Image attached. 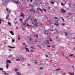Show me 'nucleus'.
Wrapping results in <instances>:
<instances>
[{
    "label": "nucleus",
    "instance_id": "1",
    "mask_svg": "<svg viewBox=\"0 0 75 75\" xmlns=\"http://www.w3.org/2000/svg\"><path fill=\"white\" fill-rule=\"evenodd\" d=\"M61 12L62 13H66V11L64 10L63 9H61Z\"/></svg>",
    "mask_w": 75,
    "mask_h": 75
},
{
    "label": "nucleus",
    "instance_id": "2",
    "mask_svg": "<svg viewBox=\"0 0 75 75\" xmlns=\"http://www.w3.org/2000/svg\"><path fill=\"white\" fill-rule=\"evenodd\" d=\"M20 16L21 17H24V13L22 12L20 13Z\"/></svg>",
    "mask_w": 75,
    "mask_h": 75
},
{
    "label": "nucleus",
    "instance_id": "3",
    "mask_svg": "<svg viewBox=\"0 0 75 75\" xmlns=\"http://www.w3.org/2000/svg\"><path fill=\"white\" fill-rule=\"evenodd\" d=\"M18 1H16V0H14L13 1V2H14V3H16V4H19V3H18Z\"/></svg>",
    "mask_w": 75,
    "mask_h": 75
},
{
    "label": "nucleus",
    "instance_id": "4",
    "mask_svg": "<svg viewBox=\"0 0 75 75\" xmlns=\"http://www.w3.org/2000/svg\"><path fill=\"white\" fill-rule=\"evenodd\" d=\"M29 11H30L32 12L33 13H35L36 12L35 9H30Z\"/></svg>",
    "mask_w": 75,
    "mask_h": 75
},
{
    "label": "nucleus",
    "instance_id": "5",
    "mask_svg": "<svg viewBox=\"0 0 75 75\" xmlns=\"http://www.w3.org/2000/svg\"><path fill=\"white\" fill-rule=\"evenodd\" d=\"M37 9L38 10H40V11H41L42 12H43V10L40 8H37Z\"/></svg>",
    "mask_w": 75,
    "mask_h": 75
},
{
    "label": "nucleus",
    "instance_id": "6",
    "mask_svg": "<svg viewBox=\"0 0 75 75\" xmlns=\"http://www.w3.org/2000/svg\"><path fill=\"white\" fill-rule=\"evenodd\" d=\"M31 18H32V19H33V21L35 22H37V20L34 18L33 17H31Z\"/></svg>",
    "mask_w": 75,
    "mask_h": 75
},
{
    "label": "nucleus",
    "instance_id": "7",
    "mask_svg": "<svg viewBox=\"0 0 75 75\" xmlns=\"http://www.w3.org/2000/svg\"><path fill=\"white\" fill-rule=\"evenodd\" d=\"M6 62L7 63H8V64H10V63H12V62H11V61L9 60H7Z\"/></svg>",
    "mask_w": 75,
    "mask_h": 75
},
{
    "label": "nucleus",
    "instance_id": "8",
    "mask_svg": "<svg viewBox=\"0 0 75 75\" xmlns=\"http://www.w3.org/2000/svg\"><path fill=\"white\" fill-rule=\"evenodd\" d=\"M25 48L26 49V51H27V52H30V50H29V49H28V48L26 47H25Z\"/></svg>",
    "mask_w": 75,
    "mask_h": 75
},
{
    "label": "nucleus",
    "instance_id": "9",
    "mask_svg": "<svg viewBox=\"0 0 75 75\" xmlns=\"http://www.w3.org/2000/svg\"><path fill=\"white\" fill-rule=\"evenodd\" d=\"M44 33L46 34V35H48V31L45 30Z\"/></svg>",
    "mask_w": 75,
    "mask_h": 75
},
{
    "label": "nucleus",
    "instance_id": "10",
    "mask_svg": "<svg viewBox=\"0 0 75 75\" xmlns=\"http://www.w3.org/2000/svg\"><path fill=\"white\" fill-rule=\"evenodd\" d=\"M32 24H33V25H35V26H37V23H35L34 22H33Z\"/></svg>",
    "mask_w": 75,
    "mask_h": 75
},
{
    "label": "nucleus",
    "instance_id": "11",
    "mask_svg": "<svg viewBox=\"0 0 75 75\" xmlns=\"http://www.w3.org/2000/svg\"><path fill=\"white\" fill-rule=\"evenodd\" d=\"M10 33H11V34H12V35H14V33H13V31H10Z\"/></svg>",
    "mask_w": 75,
    "mask_h": 75
},
{
    "label": "nucleus",
    "instance_id": "12",
    "mask_svg": "<svg viewBox=\"0 0 75 75\" xmlns=\"http://www.w3.org/2000/svg\"><path fill=\"white\" fill-rule=\"evenodd\" d=\"M8 47L9 48H15V47H12L11 46H8Z\"/></svg>",
    "mask_w": 75,
    "mask_h": 75
},
{
    "label": "nucleus",
    "instance_id": "13",
    "mask_svg": "<svg viewBox=\"0 0 75 75\" xmlns=\"http://www.w3.org/2000/svg\"><path fill=\"white\" fill-rule=\"evenodd\" d=\"M29 41H31V40H33V38H31L29 37Z\"/></svg>",
    "mask_w": 75,
    "mask_h": 75
},
{
    "label": "nucleus",
    "instance_id": "14",
    "mask_svg": "<svg viewBox=\"0 0 75 75\" xmlns=\"http://www.w3.org/2000/svg\"><path fill=\"white\" fill-rule=\"evenodd\" d=\"M54 30H55L57 32H58V33H60V32H59L58 31V29L55 28L54 29Z\"/></svg>",
    "mask_w": 75,
    "mask_h": 75
},
{
    "label": "nucleus",
    "instance_id": "15",
    "mask_svg": "<svg viewBox=\"0 0 75 75\" xmlns=\"http://www.w3.org/2000/svg\"><path fill=\"white\" fill-rule=\"evenodd\" d=\"M46 42H47L48 44H50V42H49V41L48 40H46Z\"/></svg>",
    "mask_w": 75,
    "mask_h": 75
},
{
    "label": "nucleus",
    "instance_id": "16",
    "mask_svg": "<svg viewBox=\"0 0 75 75\" xmlns=\"http://www.w3.org/2000/svg\"><path fill=\"white\" fill-rule=\"evenodd\" d=\"M8 23L9 25H10V26H11V23H10V22H8Z\"/></svg>",
    "mask_w": 75,
    "mask_h": 75
},
{
    "label": "nucleus",
    "instance_id": "17",
    "mask_svg": "<svg viewBox=\"0 0 75 75\" xmlns=\"http://www.w3.org/2000/svg\"><path fill=\"white\" fill-rule=\"evenodd\" d=\"M59 70H60V68H59V69H56V70H55L54 71H55V72H56V71H59Z\"/></svg>",
    "mask_w": 75,
    "mask_h": 75
},
{
    "label": "nucleus",
    "instance_id": "18",
    "mask_svg": "<svg viewBox=\"0 0 75 75\" xmlns=\"http://www.w3.org/2000/svg\"><path fill=\"white\" fill-rule=\"evenodd\" d=\"M16 60L17 61H20V59H16Z\"/></svg>",
    "mask_w": 75,
    "mask_h": 75
},
{
    "label": "nucleus",
    "instance_id": "19",
    "mask_svg": "<svg viewBox=\"0 0 75 75\" xmlns=\"http://www.w3.org/2000/svg\"><path fill=\"white\" fill-rule=\"evenodd\" d=\"M17 74L20 75H21V73H19V72H17Z\"/></svg>",
    "mask_w": 75,
    "mask_h": 75
},
{
    "label": "nucleus",
    "instance_id": "20",
    "mask_svg": "<svg viewBox=\"0 0 75 75\" xmlns=\"http://www.w3.org/2000/svg\"><path fill=\"white\" fill-rule=\"evenodd\" d=\"M20 58H21V60H23V59H24V58H23V57H21Z\"/></svg>",
    "mask_w": 75,
    "mask_h": 75
},
{
    "label": "nucleus",
    "instance_id": "21",
    "mask_svg": "<svg viewBox=\"0 0 75 75\" xmlns=\"http://www.w3.org/2000/svg\"><path fill=\"white\" fill-rule=\"evenodd\" d=\"M12 42H15V40L14 39H13L12 41Z\"/></svg>",
    "mask_w": 75,
    "mask_h": 75
},
{
    "label": "nucleus",
    "instance_id": "22",
    "mask_svg": "<svg viewBox=\"0 0 75 75\" xmlns=\"http://www.w3.org/2000/svg\"><path fill=\"white\" fill-rule=\"evenodd\" d=\"M6 67H8L9 64H8V63H6Z\"/></svg>",
    "mask_w": 75,
    "mask_h": 75
},
{
    "label": "nucleus",
    "instance_id": "23",
    "mask_svg": "<svg viewBox=\"0 0 75 75\" xmlns=\"http://www.w3.org/2000/svg\"><path fill=\"white\" fill-rule=\"evenodd\" d=\"M52 48H55V46L54 45H52Z\"/></svg>",
    "mask_w": 75,
    "mask_h": 75
},
{
    "label": "nucleus",
    "instance_id": "24",
    "mask_svg": "<svg viewBox=\"0 0 75 75\" xmlns=\"http://www.w3.org/2000/svg\"><path fill=\"white\" fill-rule=\"evenodd\" d=\"M8 17H9V16L7 15L6 17V19H8Z\"/></svg>",
    "mask_w": 75,
    "mask_h": 75
},
{
    "label": "nucleus",
    "instance_id": "25",
    "mask_svg": "<svg viewBox=\"0 0 75 75\" xmlns=\"http://www.w3.org/2000/svg\"><path fill=\"white\" fill-rule=\"evenodd\" d=\"M32 44H35V42L34 41H33L32 42Z\"/></svg>",
    "mask_w": 75,
    "mask_h": 75
},
{
    "label": "nucleus",
    "instance_id": "26",
    "mask_svg": "<svg viewBox=\"0 0 75 75\" xmlns=\"http://www.w3.org/2000/svg\"><path fill=\"white\" fill-rule=\"evenodd\" d=\"M64 34H65V35H66V36H67L68 35V33H67V32H65Z\"/></svg>",
    "mask_w": 75,
    "mask_h": 75
},
{
    "label": "nucleus",
    "instance_id": "27",
    "mask_svg": "<svg viewBox=\"0 0 75 75\" xmlns=\"http://www.w3.org/2000/svg\"><path fill=\"white\" fill-rule=\"evenodd\" d=\"M51 3H52V4H54V2L52 1H51Z\"/></svg>",
    "mask_w": 75,
    "mask_h": 75
},
{
    "label": "nucleus",
    "instance_id": "28",
    "mask_svg": "<svg viewBox=\"0 0 75 75\" xmlns=\"http://www.w3.org/2000/svg\"><path fill=\"white\" fill-rule=\"evenodd\" d=\"M69 56H70V57H71V56H74V54H71L69 55Z\"/></svg>",
    "mask_w": 75,
    "mask_h": 75
},
{
    "label": "nucleus",
    "instance_id": "29",
    "mask_svg": "<svg viewBox=\"0 0 75 75\" xmlns=\"http://www.w3.org/2000/svg\"><path fill=\"white\" fill-rule=\"evenodd\" d=\"M25 24H26V22H24V23L23 24V25H25Z\"/></svg>",
    "mask_w": 75,
    "mask_h": 75
},
{
    "label": "nucleus",
    "instance_id": "30",
    "mask_svg": "<svg viewBox=\"0 0 75 75\" xmlns=\"http://www.w3.org/2000/svg\"><path fill=\"white\" fill-rule=\"evenodd\" d=\"M21 28H22V29L23 30H25V29L23 27H22Z\"/></svg>",
    "mask_w": 75,
    "mask_h": 75
},
{
    "label": "nucleus",
    "instance_id": "31",
    "mask_svg": "<svg viewBox=\"0 0 75 75\" xmlns=\"http://www.w3.org/2000/svg\"><path fill=\"white\" fill-rule=\"evenodd\" d=\"M37 46H38V47L39 48H42L41 46H40V45H37Z\"/></svg>",
    "mask_w": 75,
    "mask_h": 75
},
{
    "label": "nucleus",
    "instance_id": "32",
    "mask_svg": "<svg viewBox=\"0 0 75 75\" xmlns=\"http://www.w3.org/2000/svg\"><path fill=\"white\" fill-rule=\"evenodd\" d=\"M43 10L45 11V12H46V9L44 8H43Z\"/></svg>",
    "mask_w": 75,
    "mask_h": 75
},
{
    "label": "nucleus",
    "instance_id": "33",
    "mask_svg": "<svg viewBox=\"0 0 75 75\" xmlns=\"http://www.w3.org/2000/svg\"><path fill=\"white\" fill-rule=\"evenodd\" d=\"M54 18H55V19H58V18L57 17H54Z\"/></svg>",
    "mask_w": 75,
    "mask_h": 75
},
{
    "label": "nucleus",
    "instance_id": "34",
    "mask_svg": "<svg viewBox=\"0 0 75 75\" xmlns=\"http://www.w3.org/2000/svg\"><path fill=\"white\" fill-rule=\"evenodd\" d=\"M6 71L3 72V74H6Z\"/></svg>",
    "mask_w": 75,
    "mask_h": 75
},
{
    "label": "nucleus",
    "instance_id": "35",
    "mask_svg": "<svg viewBox=\"0 0 75 75\" xmlns=\"http://www.w3.org/2000/svg\"><path fill=\"white\" fill-rule=\"evenodd\" d=\"M21 57V56H18L17 58H20Z\"/></svg>",
    "mask_w": 75,
    "mask_h": 75
},
{
    "label": "nucleus",
    "instance_id": "36",
    "mask_svg": "<svg viewBox=\"0 0 75 75\" xmlns=\"http://www.w3.org/2000/svg\"><path fill=\"white\" fill-rule=\"evenodd\" d=\"M30 48H32L33 49H34V47H33V46H31L30 47Z\"/></svg>",
    "mask_w": 75,
    "mask_h": 75
},
{
    "label": "nucleus",
    "instance_id": "37",
    "mask_svg": "<svg viewBox=\"0 0 75 75\" xmlns=\"http://www.w3.org/2000/svg\"><path fill=\"white\" fill-rule=\"evenodd\" d=\"M73 9L74 10H75V7H73Z\"/></svg>",
    "mask_w": 75,
    "mask_h": 75
},
{
    "label": "nucleus",
    "instance_id": "38",
    "mask_svg": "<svg viewBox=\"0 0 75 75\" xmlns=\"http://www.w3.org/2000/svg\"><path fill=\"white\" fill-rule=\"evenodd\" d=\"M18 40H20V37H19L18 38Z\"/></svg>",
    "mask_w": 75,
    "mask_h": 75
},
{
    "label": "nucleus",
    "instance_id": "39",
    "mask_svg": "<svg viewBox=\"0 0 75 75\" xmlns=\"http://www.w3.org/2000/svg\"><path fill=\"white\" fill-rule=\"evenodd\" d=\"M65 23H62V26H64V25H65Z\"/></svg>",
    "mask_w": 75,
    "mask_h": 75
},
{
    "label": "nucleus",
    "instance_id": "40",
    "mask_svg": "<svg viewBox=\"0 0 75 75\" xmlns=\"http://www.w3.org/2000/svg\"><path fill=\"white\" fill-rule=\"evenodd\" d=\"M18 71V70L17 69H16L15 70V71H16H16Z\"/></svg>",
    "mask_w": 75,
    "mask_h": 75
},
{
    "label": "nucleus",
    "instance_id": "41",
    "mask_svg": "<svg viewBox=\"0 0 75 75\" xmlns=\"http://www.w3.org/2000/svg\"><path fill=\"white\" fill-rule=\"evenodd\" d=\"M36 4L37 5H38V6L40 5V4H39L38 3H37Z\"/></svg>",
    "mask_w": 75,
    "mask_h": 75
},
{
    "label": "nucleus",
    "instance_id": "42",
    "mask_svg": "<svg viewBox=\"0 0 75 75\" xmlns=\"http://www.w3.org/2000/svg\"><path fill=\"white\" fill-rule=\"evenodd\" d=\"M30 51H31L32 52H34V50H30Z\"/></svg>",
    "mask_w": 75,
    "mask_h": 75
},
{
    "label": "nucleus",
    "instance_id": "43",
    "mask_svg": "<svg viewBox=\"0 0 75 75\" xmlns=\"http://www.w3.org/2000/svg\"><path fill=\"white\" fill-rule=\"evenodd\" d=\"M61 5H62V6H64V4H63V3H61Z\"/></svg>",
    "mask_w": 75,
    "mask_h": 75
},
{
    "label": "nucleus",
    "instance_id": "44",
    "mask_svg": "<svg viewBox=\"0 0 75 75\" xmlns=\"http://www.w3.org/2000/svg\"><path fill=\"white\" fill-rule=\"evenodd\" d=\"M0 69L1 71H3V68H0Z\"/></svg>",
    "mask_w": 75,
    "mask_h": 75
},
{
    "label": "nucleus",
    "instance_id": "45",
    "mask_svg": "<svg viewBox=\"0 0 75 75\" xmlns=\"http://www.w3.org/2000/svg\"><path fill=\"white\" fill-rule=\"evenodd\" d=\"M36 35V37L37 38H38V35Z\"/></svg>",
    "mask_w": 75,
    "mask_h": 75
},
{
    "label": "nucleus",
    "instance_id": "46",
    "mask_svg": "<svg viewBox=\"0 0 75 75\" xmlns=\"http://www.w3.org/2000/svg\"><path fill=\"white\" fill-rule=\"evenodd\" d=\"M27 25L28 27H29V26H30V25L28 24V23L27 24Z\"/></svg>",
    "mask_w": 75,
    "mask_h": 75
},
{
    "label": "nucleus",
    "instance_id": "47",
    "mask_svg": "<svg viewBox=\"0 0 75 75\" xmlns=\"http://www.w3.org/2000/svg\"><path fill=\"white\" fill-rule=\"evenodd\" d=\"M56 25H57V26H59V24H58L57 23L56 24Z\"/></svg>",
    "mask_w": 75,
    "mask_h": 75
},
{
    "label": "nucleus",
    "instance_id": "48",
    "mask_svg": "<svg viewBox=\"0 0 75 75\" xmlns=\"http://www.w3.org/2000/svg\"><path fill=\"white\" fill-rule=\"evenodd\" d=\"M0 24H1V19H0Z\"/></svg>",
    "mask_w": 75,
    "mask_h": 75
},
{
    "label": "nucleus",
    "instance_id": "49",
    "mask_svg": "<svg viewBox=\"0 0 75 75\" xmlns=\"http://www.w3.org/2000/svg\"><path fill=\"white\" fill-rule=\"evenodd\" d=\"M62 55L63 56H64V53H62Z\"/></svg>",
    "mask_w": 75,
    "mask_h": 75
},
{
    "label": "nucleus",
    "instance_id": "50",
    "mask_svg": "<svg viewBox=\"0 0 75 75\" xmlns=\"http://www.w3.org/2000/svg\"><path fill=\"white\" fill-rule=\"evenodd\" d=\"M6 10L7 11H8V8H6Z\"/></svg>",
    "mask_w": 75,
    "mask_h": 75
},
{
    "label": "nucleus",
    "instance_id": "51",
    "mask_svg": "<svg viewBox=\"0 0 75 75\" xmlns=\"http://www.w3.org/2000/svg\"><path fill=\"white\" fill-rule=\"evenodd\" d=\"M68 14H69V15H70V16L72 15V14H71V13H69Z\"/></svg>",
    "mask_w": 75,
    "mask_h": 75
},
{
    "label": "nucleus",
    "instance_id": "52",
    "mask_svg": "<svg viewBox=\"0 0 75 75\" xmlns=\"http://www.w3.org/2000/svg\"><path fill=\"white\" fill-rule=\"evenodd\" d=\"M62 21L64 22L65 21L64 20V18H62Z\"/></svg>",
    "mask_w": 75,
    "mask_h": 75
},
{
    "label": "nucleus",
    "instance_id": "53",
    "mask_svg": "<svg viewBox=\"0 0 75 75\" xmlns=\"http://www.w3.org/2000/svg\"><path fill=\"white\" fill-rule=\"evenodd\" d=\"M70 75H73V74L72 73H71L69 74Z\"/></svg>",
    "mask_w": 75,
    "mask_h": 75
},
{
    "label": "nucleus",
    "instance_id": "54",
    "mask_svg": "<svg viewBox=\"0 0 75 75\" xmlns=\"http://www.w3.org/2000/svg\"><path fill=\"white\" fill-rule=\"evenodd\" d=\"M20 21H23V19H20Z\"/></svg>",
    "mask_w": 75,
    "mask_h": 75
},
{
    "label": "nucleus",
    "instance_id": "55",
    "mask_svg": "<svg viewBox=\"0 0 75 75\" xmlns=\"http://www.w3.org/2000/svg\"><path fill=\"white\" fill-rule=\"evenodd\" d=\"M16 29H17V30H18V28L17 27H16Z\"/></svg>",
    "mask_w": 75,
    "mask_h": 75
},
{
    "label": "nucleus",
    "instance_id": "56",
    "mask_svg": "<svg viewBox=\"0 0 75 75\" xmlns=\"http://www.w3.org/2000/svg\"><path fill=\"white\" fill-rule=\"evenodd\" d=\"M47 47H50V45H48L47 46Z\"/></svg>",
    "mask_w": 75,
    "mask_h": 75
},
{
    "label": "nucleus",
    "instance_id": "57",
    "mask_svg": "<svg viewBox=\"0 0 75 75\" xmlns=\"http://www.w3.org/2000/svg\"><path fill=\"white\" fill-rule=\"evenodd\" d=\"M49 40H50V41H51V42H52V39H50Z\"/></svg>",
    "mask_w": 75,
    "mask_h": 75
},
{
    "label": "nucleus",
    "instance_id": "58",
    "mask_svg": "<svg viewBox=\"0 0 75 75\" xmlns=\"http://www.w3.org/2000/svg\"><path fill=\"white\" fill-rule=\"evenodd\" d=\"M30 1L31 3H32L33 2V0H30Z\"/></svg>",
    "mask_w": 75,
    "mask_h": 75
},
{
    "label": "nucleus",
    "instance_id": "59",
    "mask_svg": "<svg viewBox=\"0 0 75 75\" xmlns=\"http://www.w3.org/2000/svg\"><path fill=\"white\" fill-rule=\"evenodd\" d=\"M46 57H48V55H46Z\"/></svg>",
    "mask_w": 75,
    "mask_h": 75
},
{
    "label": "nucleus",
    "instance_id": "60",
    "mask_svg": "<svg viewBox=\"0 0 75 75\" xmlns=\"http://www.w3.org/2000/svg\"><path fill=\"white\" fill-rule=\"evenodd\" d=\"M34 63H35V64H37V62H34Z\"/></svg>",
    "mask_w": 75,
    "mask_h": 75
},
{
    "label": "nucleus",
    "instance_id": "61",
    "mask_svg": "<svg viewBox=\"0 0 75 75\" xmlns=\"http://www.w3.org/2000/svg\"><path fill=\"white\" fill-rule=\"evenodd\" d=\"M35 42H38L37 40H35Z\"/></svg>",
    "mask_w": 75,
    "mask_h": 75
},
{
    "label": "nucleus",
    "instance_id": "62",
    "mask_svg": "<svg viewBox=\"0 0 75 75\" xmlns=\"http://www.w3.org/2000/svg\"><path fill=\"white\" fill-rule=\"evenodd\" d=\"M5 74H6V75H8V74H7V73H6Z\"/></svg>",
    "mask_w": 75,
    "mask_h": 75
},
{
    "label": "nucleus",
    "instance_id": "63",
    "mask_svg": "<svg viewBox=\"0 0 75 75\" xmlns=\"http://www.w3.org/2000/svg\"><path fill=\"white\" fill-rule=\"evenodd\" d=\"M43 68L42 67H41L40 69H43Z\"/></svg>",
    "mask_w": 75,
    "mask_h": 75
},
{
    "label": "nucleus",
    "instance_id": "64",
    "mask_svg": "<svg viewBox=\"0 0 75 75\" xmlns=\"http://www.w3.org/2000/svg\"><path fill=\"white\" fill-rule=\"evenodd\" d=\"M51 31H54V30H51Z\"/></svg>",
    "mask_w": 75,
    "mask_h": 75
}]
</instances>
